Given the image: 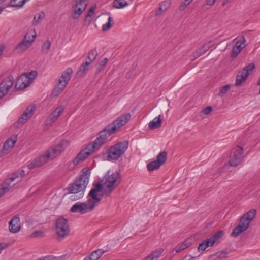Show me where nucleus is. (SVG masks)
I'll list each match as a JSON object with an SVG mask.
<instances>
[{
	"mask_svg": "<svg viewBox=\"0 0 260 260\" xmlns=\"http://www.w3.org/2000/svg\"><path fill=\"white\" fill-rule=\"evenodd\" d=\"M107 153L108 154V160L109 161L117 160L120 157L112 146L107 150Z\"/></svg>",
	"mask_w": 260,
	"mask_h": 260,
	"instance_id": "a878e982",
	"label": "nucleus"
},
{
	"mask_svg": "<svg viewBox=\"0 0 260 260\" xmlns=\"http://www.w3.org/2000/svg\"><path fill=\"white\" fill-rule=\"evenodd\" d=\"M96 149L91 143H89L88 145L84 149L81 150L78 154H81L80 158L84 160L87 157L90 155L93 152L97 151Z\"/></svg>",
	"mask_w": 260,
	"mask_h": 260,
	"instance_id": "aec40b11",
	"label": "nucleus"
},
{
	"mask_svg": "<svg viewBox=\"0 0 260 260\" xmlns=\"http://www.w3.org/2000/svg\"><path fill=\"white\" fill-rule=\"evenodd\" d=\"M254 67H255L254 64L253 63H251L249 64L248 66H246L245 68H244L242 70V71H241V72L242 73H244V74H246V73H247V74L248 76L249 74V72L250 71H252V70L254 68Z\"/></svg>",
	"mask_w": 260,
	"mask_h": 260,
	"instance_id": "c03bdc74",
	"label": "nucleus"
},
{
	"mask_svg": "<svg viewBox=\"0 0 260 260\" xmlns=\"http://www.w3.org/2000/svg\"><path fill=\"white\" fill-rule=\"evenodd\" d=\"M250 222L251 221L248 218L243 215L240 219L238 225L235 227L232 232L231 236L236 237L241 233L246 231L249 228Z\"/></svg>",
	"mask_w": 260,
	"mask_h": 260,
	"instance_id": "423d86ee",
	"label": "nucleus"
},
{
	"mask_svg": "<svg viewBox=\"0 0 260 260\" xmlns=\"http://www.w3.org/2000/svg\"><path fill=\"white\" fill-rule=\"evenodd\" d=\"M81 154H78L75 157V158L73 160V163L74 165H77L80 161H82L83 160L80 158V156Z\"/></svg>",
	"mask_w": 260,
	"mask_h": 260,
	"instance_id": "13d9d810",
	"label": "nucleus"
},
{
	"mask_svg": "<svg viewBox=\"0 0 260 260\" xmlns=\"http://www.w3.org/2000/svg\"><path fill=\"white\" fill-rule=\"evenodd\" d=\"M246 40L245 37L242 36L240 39L236 41L235 45L233 47L231 54L232 58L236 57L241 51L242 48L245 46Z\"/></svg>",
	"mask_w": 260,
	"mask_h": 260,
	"instance_id": "f8f14e48",
	"label": "nucleus"
},
{
	"mask_svg": "<svg viewBox=\"0 0 260 260\" xmlns=\"http://www.w3.org/2000/svg\"><path fill=\"white\" fill-rule=\"evenodd\" d=\"M17 140V135H13L5 142L1 153L5 155L8 154L14 147Z\"/></svg>",
	"mask_w": 260,
	"mask_h": 260,
	"instance_id": "9b49d317",
	"label": "nucleus"
},
{
	"mask_svg": "<svg viewBox=\"0 0 260 260\" xmlns=\"http://www.w3.org/2000/svg\"><path fill=\"white\" fill-rule=\"evenodd\" d=\"M128 142L127 141H123L115 144L112 146L115 152L118 154V156L121 157L123 155L128 147Z\"/></svg>",
	"mask_w": 260,
	"mask_h": 260,
	"instance_id": "dca6fc26",
	"label": "nucleus"
},
{
	"mask_svg": "<svg viewBox=\"0 0 260 260\" xmlns=\"http://www.w3.org/2000/svg\"><path fill=\"white\" fill-rule=\"evenodd\" d=\"M27 87H28V84L27 83L24 84V83L21 81V79H17L15 85V87L16 90L24 89Z\"/></svg>",
	"mask_w": 260,
	"mask_h": 260,
	"instance_id": "58836bf2",
	"label": "nucleus"
},
{
	"mask_svg": "<svg viewBox=\"0 0 260 260\" xmlns=\"http://www.w3.org/2000/svg\"><path fill=\"white\" fill-rule=\"evenodd\" d=\"M167 152L166 151L161 152L157 156V159L154 161L149 162L147 165V169L149 171H152L155 169H158L166 161Z\"/></svg>",
	"mask_w": 260,
	"mask_h": 260,
	"instance_id": "6e6552de",
	"label": "nucleus"
},
{
	"mask_svg": "<svg viewBox=\"0 0 260 260\" xmlns=\"http://www.w3.org/2000/svg\"><path fill=\"white\" fill-rule=\"evenodd\" d=\"M36 37V33L35 31H29L25 34L23 39L25 40L32 41L33 43Z\"/></svg>",
	"mask_w": 260,
	"mask_h": 260,
	"instance_id": "4c0bfd02",
	"label": "nucleus"
},
{
	"mask_svg": "<svg viewBox=\"0 0 260 260\" xmlns=\"http://www.w3.org/2000/svg\"><path fill=\"white\" fill-rule=\"evenodd\" d=\"M114 189V188H113L110 185H104V184H103L102 189L101 190V191H102L101 196L105 197L109 196L112 193Z\"/></svg>",
	"mask_w": 260,
	"mask_h": 260,
	"instance_id": "c756f323",
	"label": "nucleus"
},
{
	"mask_svg": "<svg viewBox=\"0 0 260 260\" xmlns=\"http://www.w3.org/2000/svg\"><path fill=\"white\" fill-rule=\"evenodd\" d=\"M13 1L14 0H12L10 2V5L12 7H14V6H19V7H21L22 6H20L19 5H18V4H17V3H20L21 2V0H19L18 1H16V2H15V3H13Z\"/></svg>",
	"mask_w": 260,
	"mask_h": 260,
	"instance_id": "338daca9",
	"label": "nucleus"
},
{
	"mask_svg": "<svg viewBox=\"0 0 260 260\" xmlns=\"http://www.w3.org/2000/svg\"><path fill=\"white\" fill-rule=\"evenodd\" d=\"M66 86V85H64L63 83H60L58 81L57 84L55 86L54 89L53 91V94L55 96H58L60 93H61L63 91Z\"/></svg>",
	"mask_w": 260,
	"mask_h": 260,
	"instance_id": "7c9ffc66",
	"label": "nucleus"
},
{
	"mask_svg": "<svg viewBox=\"0 0 260 260\" xmlns=\"http://www.w3.org/2000/svg\"><path fill=\"white\" fill-rule=\"evenodd\" d=\"M131 118V114L129 113L122 115L101 131L99 133V136L91 143L98 150L103 145L106 143L108 137L125 125Z\"/></svg>",
	"mask_w": 260,
	"mask_h": 260,
	"instance_id": "f257e3e1",
	"label": "nucleus"
},
{
	"mask_svg": "<svg viewBox=\"0 0 260 260\" xmlns=\"http://www.w3.org/2000/svg\"><path fill=\"white\" fill-rule=\"evenodd\" d=\"M231 88V86L230 85H226L223 87H222L219 91L218 95L220 96H223L225 93L228 92V91Z\"/></svg>",
	"mask_w": 260,
	"mask_h": 260,
	"instance_id": "a18cd8bd",
	"label": "nucleus"
},
{
	"mask_svg": "<svg viewBox=\"0 0 260 260\" xmlns=\"http://www.w3.org/2000/svg\"><path fill=\"white\" fill-rule=\"evenodd\" d=\"M18 79H21V81L22 82H23V83H24V84L27 83L28 84V86L31 83V79H29V76H28V75H27V73H24V74H22L18 78Z\"/></svg>",
	"mask_w": 260,
	"mask_h": 260,
	"instance_id": "79ce46f5",
	"label": "nucleus"
},
{
	"mask_svg": "<svg viewBox=\"0 0 260 260\" xmlns=\"http://www.w3.org/2000/svg\"><path fill=\"white\" fill-rule=\"evenodd\" d=\"M90 64L91 63L87 61V59H86L85 62L80 66L79 69L77 73V76L78 77L84 76L88 70L89 66Z\"/></svg>",
	"mask_w": 260,
	"mask_h": 260,
	"instance_id": "b1692460",
	"label": "nucleus"
},
{
	"mask_svg": "<svg viewBox=\"0 0 260 260\" xmlns=\"http://www.w3.org/2000/svg\"><path fill=\"white\" fill-rule=\"evenodd\" d=\"M188 247V244H185V243H182L180 245H177L175 250L177 253L180 252L182 250L185 249V248Z\"/></svg>",
	"mask_w": 260,
	"mask_h": 260,
	"instance_id": "de8ad7c7",
	"label": "nucleus"
},
{
	"mask_svg": "<svg viewBox=\"0 0 260 260\" xmlns=\"http://www.w3.org/2000/svg\"><path fill=\"white\" fill-rule=\"evenodd\" d=\"M55 230L57 238L59 241L62 240L69 235L70 229L68 220L63 217L57 219L56 221Z\"/></svg>",
	"mask_w": 260,
	"mask_h": 260,
	"instance_id": "20e7f679",
	"label": "nucleus"
},
{
	"mask_svg": "<svg viewBox=\"0 0 260 260\" xmlns=\"http://www.w3.org/2000/svg\"><path fill=\"white\" fill-rule=\"evenodd\" d=\"M247 77V73L244 74V73L239 72L236 76L235 85L239 86L241 85L243 82H244L246 80Z\"/></svg>",
	"mask_w": 260,
	"mask_h": 260,
	"instance_id": "cd10ccee",
	"label": "nucleus"
},
{
	"mask_svg": "<svg viewBox=\"0 0 260 260\" xmlns=\"http://www.w3.org/2000/svg\"><path fill=\"white\" fill-rule=\"evenodd\" d=\"M64 107L63 106H60L56 108L49 115L47 119V121L48 124L55 122L58 119V117L63 112Z\"/></svg>",
	"mask_w": 260,
	"mask_h": 260,
	"instance_id": "f3484780",
	"label": "nucleus"
},
{
	"mask_svg": "<svg viewBox=\"0 0 260 260\" xmlns=\"http://www.w3.org/2000/svg\"><path fill=\"white\" fill-rule=\"evenodd\" d=\"M213 42L212 41H210L208 42L207 43L204 45L203 47L204 49H205L206 51H207L209 49V48L213 45Z\"/></svg>",
	"mask_w": 260,
	"mask_h": 260,
	"instance_id": "6e6d98bb",
	"label": "nucleus"
},
{
	"mask_svg": "<svg viewBox=\"0 0 260 260\" xmlns=\"http://www.w3.org/2000/svg\"><path fill=\"white\" fill-rule=\"evenodd\" d=\"M29 76V79H31V81L32 82L33 80L36 77L37 72L36 71H32L28 73H27Z\"/></svg>",
	"mask_w": 260,
	"mask_h": 260,
	"instance_id": "5fc2aeb1",
	"label": "nucleus"
},
{
	"mask_svg": "<svg viewBox=\"0 0 260 260\" xmlns=\"http://www.w3.org/2000/svg\"><path fill=\"white\" fill-rule=\"evenodd\" d=\"M212 108L211 106H208L202 110V113L204 115H207L212 111Z\"/></svg>",
	"mask_w": 260,
	"mask_h": 260,
	"instance_id": "4d7b16f0",
	"label": "nucleus"
},
{
	"mask_svg": "<svg viewBox=\"0 0 260 260\" xmlns=\"http://www.w3.org/2000/svg\"><path fill=\"white\" fill-rule=\"evenodd\" d=\"M217 257L220 259H223L227 257L228 253L225 251H219L217 253Z\"/></svg>",
	"mask_w": 260,
	"mask_h": 260,
	"instance_id": "864d4df0",
	"label": "nucleus"
},
{
	"mask_svg": "<svg viewBox=\"0 0 260 260\" xmlns=\"http://www.w3.org/2000/svg\"><path fill=\"white\" fill-rule=\"evenodd\" d=\"M51 44V43L49 40H47L44 42L41 48V51L43 53L47 54L50 48Z\"/></svg>",
	"mask_w": 260,
	"mask_h": 260,
	"instance_id": "a19ab883",
	"label": "nucleus"
},
{
	"mask_svg": "<svg viewBox=\"0 0 260 260\" xmlns=\"http://www.w3.org/2000/svg\"><path fill=\"white\" fill-rule=\"evenodd\" d=\"M114 24L113 19L111 17H109L108 19V22L103 24L102 26V30L104 31H107L110 29Z\"/></svg>",
	"mask_w": 260,
	"mask_h": 260,
	"instance_id": "c9c22d12",
	"label": "nucleus"
},
{
	"mask_svg": "<svg viewBox=\"0 0 260 260\" xmlns=\"http://www.w3.org/2000/svg\"><path fill=\"white\" fill-rule=\"evenodd\" d=\"M161 124V120L160 118V115L155 117L152 121L149 123V127L151 129H155L160 127Z\"/></svg>",
	"mask_w": 260,
	"mask_h": 260,
	"instance_id": "bb28decb",
	"label": "nucleus"
},
{
	"mask_svg": "<svg viewBox=\"0 0 260 260\" xmlns=\"http://www.w3.org/2000/svg\"><path fill=\"white\" fill-rule=\"evenodd\" d=\"M97 55L96 50L95 49H92L89 51L88 57L86 59H87V61L91 63L95 59Z\"/></svg>",
	"mask_w": 260,
	"mask_h": 260,
	"instance_id": "72a5a7b5",
	"label": "nucleus"
},
{
	"mask_svg": "<svg viewBox=\"0 0 260 260\" xmlns=\"http://www.w3.org/2000/svg\"><path fill=\"white\" fill-rule=\"evenodd\" d=\"M113 4L116 8L121 9L128 6V3L125 0H114Z\"/></svg>",
	"mask_w": 260,
	"mask_h": 260,
	"instance_id": "473e14b6",
	"label": "nucleus"
},
{
	"mask_svg": "<svg viewBox=\"0 0 260 260\" xmlns=\"http://www.w3.org/2000/svg\"><path fill=\"white\" fill-rule=\"evenodd\" d=\"M164 250L163 248H159L151 252L154 255V257H156V258L157 259L162 254V252H164Z\"/></svg>",
	"mask_w": 260,
	"mask_h": 260,
	"instance_id": "09e8293b",
	"label": "nucleus"
},
{
	"mask_svg": "<svg viewBox=\"0 0 260 260\" xmlns=\"http://www.w3.org/2000/svg\"><path fill=\"white\" fill-rule=\"evenodd\" d=\"M26 115L27 114L24 113L22 114L21 116L18 120V124H23L25 123L29 118H30Z\"/></svg>",
	"mask_w": 260,
	"mask_h": 260,
	"instance_id": "49530a36",
	"label": "nucleus"
},
{
	"mask_svg": "<svg viewBox=\"0 0 260 260\" xmlns=\"http://www.w3.org/2000/svg\"><path fill=\"white\" fill-rule=\"evenodd\" d=\"M162 5L163 4H159V8L157 10H156L155 13L156 16H159L162 14V12L165 11V10H164V9L162 8Z\"/></svg>",
	"mask_w": 260,
	"mask_h": 260,
	"instance_id": "bf43d9fd",
	"label": "nucleus"
},
{
	"mask_svg": "<svg viewBox=\"0 0 260 260\" xmlns=\"http://www.w3.org/2000/svg\"><path fill=\"white\" fill-rule=\"evenodd\" d=\"M95 206V202L89 199L86 202H79L74 204L70 209V212L84 214L92 211Z\"/></svg>",
	"mask_w": 260,
	"mask_h": 260,
	"instance_id": "7ed1b4c3",
	"label": "nucleus"
},
{
	"mask_svg": "<svg viewBox=\"0 0 260 260\" xmlns=\"http://www.w3.org/2000/svg\"><path fill=\"white\" fill-rule=\"evenodd\" d=\"M49 157H48V155L46 152L44 154H42L37 157L35 159L32 160L27 167L29 169H32L36 167H39L43 166L46 164L49 160Z\"/></svg>",
	"mask_w": 260,
	"mask_h": 260,
	"instance_id": "9d476101",
	"label": "nucleus"
},
{
	"mask_svg": "<svg viewBox=\"0 0 260 260\" xmlns=\"http://www.w3.org/2000/svg\"><path fill=\"white\" fill-rule=\"evenodd\" d=\"M35 108V105L34 104H31L26 108V109L23 113L27 114L26 116L31 118L34 113Z\"/></svg>",
	"mask_w": 260,
	"mask_h": 260,
	"instance_id": "e433bc0d",
	"label": "nucleus"
},
{
	"mask_svg": "<svg viewBox=\"0 0 260 260\" xmlns=\"http://www.w3.org/2000/svg\"><path fill=\"white\" fill-rule=\"evenodd\" d=\"M13 81V77L10 75L0 83V88L5 95L7 94L8 91L12 86Z\"/></svg>",
	"mask_w": 260,
	"mask_h": 260,
	"instance_id": "a211bd4d",
	"label": "nucleus"
},
{
	"mask_svg": "<svg viewBox=\"0 0 260 260\" xmlns=\"http://www.w3.org/2000/svg\"><path fill=\"white\" fill-rule=\"evenodd\" d=\"M72 73V69L71 68H67L62 73L61 76L59 78L58 81L60 83H63L64 85H66L68 82L70 81Z\"/></svg>",
	"mask_w": 260,
	"mask_h": 260,
	"instance_id": "4be33fe9",
	"label": "nucleus"
},
{
	"mask_svg": "<svg viewBox=\"0 0 260 260\" xmlns=\"http://www.w3.org/2000/svg\"><path fill=\"white\" fill-rule=\"evenodd\" d=\"M95 7H96L95 5V6L93 5L90 8L89 10L88 11L87 14L86 15V18L91 17L93 15L94 10H95Z\"/></svg>",
	"mask_w": 260,
	"mask_h": 260,
	"instance_id": "603ef678",
	"label": "nucleus"
},
{
	"mask_svg": "<svg viewBox=\"0 0 260 260\" xmlns=\"http://www.w3.org/2000/svg\"><path fill=\"white\" fill-rule=\"evenodd\" d=\"M104 251L99 249L93 251L89 256L86 257L84 260H98L104 253Z\"/></svg>",
	"mask_w": 260,
	"mask_h": 260,
	"instance_id": "393cba45",
	"label": "nucleus"
},
{
	"mask_svg": "<svg viewBox=\"0 0 260 260\" xmlns=\"http://www.w3.org/2000/svg\"><path fill=\"white\" fill-rule=\"evenodd\" d=\"M69 145V141L62 140L58 144L48 149L46 152L50 159H54L59 156Z\"/></svg>",
	"mask_w": 260,
	"mask_h": 260,
	"instance_id": "39448f33",
	"label": "nucleus"
},
{
	"mask_svg": "<svg viewBox=\"0 0 260 260\" xmlns=\"http://www.w3.org/2000/svg\"><path fill=\"white\" fill-rule=\"evenodd\" d=\"M256 214V210L255 209H251L243 215L251 221L255 217Z\"/></svg>",
	"mask_w": 260,
	"mask_h": 260,
	"instance_id": "ea45409f",
	"label": "nucleus"
},
{
	"mask_svg": "<svg viewBox=\"0 0 260 260\" xmlns=\"http://www.w3.org/2000/svg\"><path fill=\"white\" fill-rule=\"evenodd\" d=\"M9 228L11 232L17 233L20 229V219L18 215L14 216L9 223Z\"/></svg>",
	"mask_w": 260,
	"mask_h": 260,
	"instance_id": "6ab92c4d",
	"label": "nucleus"
},
{
	"mask_svg": "<svg viewBox=\"0 0 260 260\" xmlns=\"http://www.w3.org/2000/svg\"><path fill=\"white\" fill-rule=\"evenodd\" d=\"M102 189V184L100 183H97L89 193V196L92 198V200L95 202V203L100 202L102 199V198L98 197L97 195V193L101 191Z\"/></svg>",
	"mask_w": 260,
	"mask_h": 260,
	"instance_id": "412c9836",
	"label": "nucleus"
},
{
	"mask_svg": "<svg viewBox=\"0 0 260 260\" xmlns=\"http://www.w3.org/2000/svg\"><path fill=\"white\" fill-rule=\"evenodd\" d=\"M243 156V148L237 146L232 150L229 163L231 166H237L241 162Z\"/></svg>",
	"mask_w": 260,
	"mask_h": 260,
	"instance_id": "1a4fd4ad",
	"label": "nucleus"
},
{
	"mask_svg": "<svg viewBox=\"0 0 260 260\" xmlns=\"http://www.w3.org/2000/svg\"><path fill=\"white\" fill-rule=\"evenodd\" d=\"M128 142L127 141H123L115 144L112 146L115 152L118 154V156L121 157L123 155L128 147Z\"/></svg>",
	"mask_w": 260,
	"mask_h": 260,
	"instance_id": "2eb2a0df",
	"label": "nucleus"
},
{
	"mask_svg": "<svg viewBox=\"0 0 260 260\" xmlns=\"http://www.w3.org/2000/svg\"><path fill=\"white\" fill-rule=\"evenodd\" d=\"M108 60L107 58H105L99 63V65L100 66L101 68L97 69L98 73L100 72L102 70V69L106 66L108 62Z\"/></svg>",
	"mask_w": 260,
	"mask_h": 260,
	"instance_id": "3c124183",
	"label": "nucleus"
},
{
	"mask_svg": "<svg viewBox=\"0 0 260 260\" xmlns=\"http://www.w3.org/2000/svg\"><path fill=\"white\" fill-rule=\"evenodd\" d=\"M206 51L204 49L203 47L200 48L193 53L192 54V60H194L198 57H199L200 56H201L202 54L205 53Z\"/></svg>",
	"mask_w": 260,
	"mask_h": 260,
	"instance_id": "37998d69",
	"label": "nucleus"
},
{
	"mask_svg": "<svg viewBox=\"0 0 260 260\" xmlns=\"http://www.w3.org/2000/svg\"><path fill=\"white\" fill-rule=\"evenodd\" d=\"M8 245V244L5 243H0V253H1L2 250L6 248Z\"/></svg>",
	"mask_w": 260,
	"mask_h": 260,
	"instance_id": "69168bd1",
	"label": "nucleus"
},
{
	"mask_svg": "<svg viewBox=\"0 0 260 260\" xmlns=\"http://www.w3.org/2000/svg\"><path fill=\"white\" fill-rule=\"evenodd\" d=\"M43 233L41 231H34L31 236L32 237H39V236H43Z\"/></svg>",
	"mask_w": 260,
	"mask_h": 260,
	"instance_id": "680f3d73",
	"label": "nucleus"
},
{
	"mask_svg": "<svg viewBox=\"0 0 260 260\" xmlns=\"http://www.w3.org/2000/svg\"><path fill=\"white\" fill-rule=\"evenodd\" d=\"M41 260H55V258L52 256H45L42 258L40 259Z\"/></svg>",
	"mask_w": 260,
	"mask_h": 260,
	"instance_id": "774afa93",
	"label": "nucleus"
},
{
	"mask_svg": "<svg viewBox=\"0 0 260 260\" xmlns=\"http://www.w3.org/2000/svg\"><path fill=\"white\" fill-rule=\"evenodd\" d=\"M119 178L118 173H113L111 175L105 177V181L103 183L104 185H110L113 188H115L118 184L117 180Z\"/></svg>",
	"mask_w": 260,
	"mask_h": 260,
	"instance_id": "4468645a",
	"label": "nucleus"
},
{
	"mask_svg": "<svg viewBox=\"0 0 260 260\" xmlns=\"http://www.w3.org/2000/svg\"><path fill=\"white\" fill-rule=\"evenodd\" d=\"M76 4L73 6L72 17L74 19H77L85 10L88 0H75Z\"/></svg>",
	"mask_w": 260,
	"mask_h": 260,
	"instance_id": "0eeeda50",
	"label": "nucleus"
},
{
	"mask_svg": "<svg viewBox=\"0 0 260 260\" xmlns=\"http://www.w3.org/2000/svg\"><path fill=\"white\" fill-rule=\"evenodd\" d=\"M160 4H164L162 5V8L164 9V10H167V9L169 7L170 3L169 1H164L162 2Z\"/></svg>",
	"mask_w": 260,
	"mask_h": 260,
	"instance_id": "052dcab7",
	"label": "nucleus"
},
{
	"mask_svg": "<svg viewBox=\"0 0 260 260\" xmlns=\"http://www.w3.org/2000/svg\"><path fill=\"white\" fill-rule=\"evenodd\" d=\"M6 187H4L2 185L0 186V198L8 191Z\"/></svg>",
	"mask_w": 260,
	"mask_h": 260,
	"instance_id": "e2e57ef3",
	"label": "nucleus"
},
{
	"mask_svg": "<svg viewBox=\"0 0 260 260\" xmlns=\"http://www.w3.org/2000/svg\"><path fill=\"white\" fill-rule=\"evenodd\" d=\"M32 41L23 40L15 47V50L18 52H22L26 50L31 46Z\"/></svg>",
	"mask_w": 260,
	"mask_h": 260,
	"instance_id": "5701e85b",
	"label": "nucleus"
},
{
	"mask_svg": "<svg viewBox=\"0 0 260 260\" xmlns=\"http://www.w3.org/2000/svg\"><path fill=\"white\" fill-rule=\"evenodd\" d=\"M90 173V171L89 169L86 168H83L79 177L75 180L73 183L70 184L68 190L69 193L73 194L70 197L72 200H78L82 197L83 191L89 182Z\"/></svg>",
	"mask_w": 260,
	"mask_h": 260,
	"instance_id": "f03ea898",
	"label": "nucleus"
},
{
	"mask_svg": "<svg viewBox=\"0 0 260 260\" xmlns=\"http://www.w3.org/2000/svg\"><path fill=\"white\" fill-rule=\"evenodd\" d=\"M192 0H184L179 7L180 11L184 10L186 7L192 2Z\"/></svg>",
	"mask_w": 260,
	"mask_h": 260,
	"instance_id": "8fccbe9b",
	"label": "nucleus"
},
{
	"mask_svg": "<svg viewBox=\"0 0 260 260\" xmlns=\"http://www.w3.org/2000/svg\"><path fill=\"white\" fill-rule=\"evenodd\" d=\"M156 257H154V255L152 252H151L148 256H147L144 260H156Z\"/></svg>",
	"mask_w": 260,
	"mask_h": 260,
	"instance_id": "0e129e2a",
	"label": "nucleus"
},
{
	"mask_svg": "<svg viewBox=\"0 0 260 260\" xmlns=\"http://www.w3.org/2000/svg\"><path fill=\"white\" fill-rule=\"evenodd\" d=\"M224 235V232L222 231H218L216 232L210 238L212 241V244H214L217 242L220 238H221Z\"/></svg>",
	"mask_w": 260,
	"mask_h": 260,
	"instance_id": "f704fd0d",
	"label": "nucleus"
},
{
	"mask_svg": "<svg viewBox=\"0 0 260 260\" xmlns=\"http://www.w3.org/2000/svg\"><path fill=\"white\" fill-rule=\"evenodd\" d=\"M214 244H212V241L210 238H207L202 241L201 243L199 244L198 247V250L199 251H204L209 246H212Z\"/></svg>",
	"mask_w": 260,
	"mask_h": 260,
	"instance_id": "c85d7f7f",
	"label": "nucleus"
},
{
	"mask_svg": "<svg viewBox=\"0 0 260 260\" xmlns=\"http://www.w3.org/2000/svg\"><path fill=\"white\" fill-rule=\"evenodd\" d=\"M24 175L25 172L23 170L20 171L15 172L13 174L10 178L6 179L2 185L4 187H6L7 188V190L8 191L9 189L13 185H11V182L13 181L15 179L19 178L20 176L21 178H22Z\"/></svg>",
	"mask_w": 260,
	"mask_h": 260,
	"instance_id": "ddd939ff",
	"label": "nucleus"
},
{
	"mask_svg": "<svg viewBox=\"0 0 260 260\" xmlns=\"http://www.w3.org/2000/svg\"><path fill=\"white\" fill-rule=\"evenodd\" d=\"M45 17V13L41 11V12L37 14L36 15H35L34 17V20L32 21V25H37Z\"/></svg>",
	"mask_w": 260,
	"mask_h": 260,
	"instance_id": "2f4dec72",
	"label": "nucleus"
}]
</instances>
